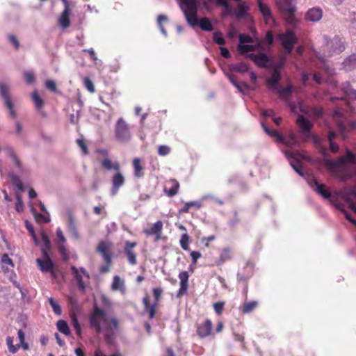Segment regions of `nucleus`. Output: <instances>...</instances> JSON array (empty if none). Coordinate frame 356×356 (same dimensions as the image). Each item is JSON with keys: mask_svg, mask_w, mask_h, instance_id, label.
Instances as JSON below:
<instances>
[{"mask_svg": "<svg viewBox=\"0 0 356 356\" xmlns=\"http://www.w3.org/2000/svg\"><path fill=\"white\" fill-rule=\"evenodd\" d=\"M327 168L341 181L356 177V156L348 148L346 154L337 160L325 159Z\"/></svg>", "mask_w": 356, "mask_h": 356, "instance_id": "1", "label": "nucleus"}, {"mask_svg": "<svg viewBox=\"0 0 356 356\" xmlns=\"http://www.w3.org/2000/svg\"><path fill=\"white\" fill-rule=\"evenodd\" d=\"M89 318L91 328L97 334L104 333L106 341L111 343L118 330V319L109 317L104 309L97 307Z\"/></svg>", "mask_w": 356, "mask_h": 356, "instance_id": "2", "label": "nucleus"}, {"mask_svg": "<svg viewBox=\"0 0 356 356\" xmlns=\"http://www.w3.org/2000/svg\"><path fill=\"white\" fill-rule=\"evenodd\" d=\"M285 156L289 161L291 166L293 168V170L301 177H304L307 181V184L310 186V187L317 192L319 195L323 197L325 199H329L331 197V194L328 190L325 188V186L322 184H319L315 177L309 173H305L302 168V165L300 161L297 159L298 154L295 152H291L288 150H282ZM298 156L303 158L302 155L298 154Z\"/></svg>", "mask_w": 356, "mask_h": 356, "instance_id": "3", "label": "nucleus"}, {"mask_svg": "<svg viewBox=\"0 0 356 356\" xmlns=\"http://www.w3.org/2000/svg\"><path fill=\"white\" fill-rule=\"evenodd\" d=\"M42 240L44 243L45 248L41 249L42 258H38L36 263L38 264L40 270L42 273H51L52 275H54L53 269L54 264L47 252V250L50 248V241L48 237L45 235L42 236Z\"/></svg>", "mask_w": 356, "mask_h": 356, "instance_id": "4", "label": "nucleus"}, {"mask_svg": "<svg viewBox=\"0 0 356 356\" xmlns=\"http://www.w3.org/2000/svg\"><path fill=\"white\" fill-rule=\"evenodd\" d=\"M114 136L115 140L121 143H127L131 139V126L122 118H119L115 123Z\"/></svg>", "mask_w": 356, "mask_h": 356, "instance_id": "5", "label": "nucleus"}, {"mask_svg": "<svg viewBox=\"0 0 356 356\" xmlns=\"http://www.w3.org/2000/svg\"><path fill=\"white\" fill-rule=\"evenodd\" d=\"M180 6L188 24L191 26L197 24V0H181Z\"/></svg>", "mask_w": 356, "mask_h": 356, "instance_id": "6", "label": "nucleus"}, {"mask_svg": "<svg viewBox=\"0 0 356 356\" xmlns=\"http://www.w3.org/2000/svg\"><path fill=\"white\" fill-rule=\"evenodd\" d=\"M261 126L265 133L274 138L277 143H282L289 148H293L298 145V142L293 134H290L289 136L285 138L277 131L270 129L264 122L261 123Z\"/></svg>", "mask_w": 356, "mask_h": 356, "instance_id": "7", "label": "nucleus"}, {"mask_svg": "<svg viewBox=\"0 0 356 356\" xmlns=\"http://www.w3.org/2000/svg\"><path fill=\"white\" fill-rule=\"evenodd\" d=\"M324 42H325L324 51H327L324 54L325 56H332L334 54H338L345 50V45L343 40L338 36H335L332 39H329L327 37H323Z\"/></svg>", "mask_w": 356, "mask_h": 356, "instance_id": "8", "label": "nucleus"}, {"mask_svg": "<svg viewBox=\"0 0 356 356\" xmlns=\"http://www.w3.org/2000/svg\"><path fill=\"white\" fill-rule=\"evenodd\" d=\"M341 197L349 204L350 208L356 214V191H340ZM346 218L356 226V220L353 218L346 211L342 210Z\"/></svg>", "mask_w": 356, "mask_h": 356, "instance_id": "9", "label": "nucleus"}, {"mask_svg": "<svg viewBox=\"0 0 356 356\" xmlns=\"http://www.w3.org/2000/svg\"><path fill=\"white\" fill-rule=\"evenodd\" d=\"M279 40L286 54H290L297 42V37L291 30H286L279 35Z\"/></svg>", "mask_w": 356, "mask_h": 356, "instance_id": "10", "label": "nucleus"}, {"mask_svg": "<svg viewBox=\"0 0 356 356\" xmlns=\"http://www.w3.org/2000/svg\"><path fill=\"white\" fill-rule=\"evenodd\" d=\"M239 44L238 46V51L242 53L251 52L257 49L260 48V42H257L255 45L252 44L253 40L252 37L245 34H241L238 37Z\"/></svg>", "mask_w": 356, "mask_h": 356, "instance_id": "11", "label": "nucleus"}, {"mask_svg": "<svg viewBox=\"0 0 356 356\" xmlns=\"http://www.w3.org/2000/svg\"><path fill=\"white\" fill-rule=\"evenodd\" d=\"M71 270L74 275V279L76 281L78 287L82 291H84L86 286L83 282V276H86L87 278H89V275L83 268H77L75 266H72Z\"/></svg>", "mask_w": 356, "mask_h": 356, "instance_id": "12", "label": "nucleus"}, {"mask_svg": "<svg viewBox=\"0 0 356 356\" xmlns=\"http://www.w3.org/2000/svg\"><path fill=\"white\" fill-rule=\"evenodd\" d=\"M125 179L122 173L119 170L116 171V173L112 178V188L111 189V195H115L120 188L124 184Z\"/></svg>", "mask_w": 356, "mask_h": 356, "instance_id": "13", "label": "nucleus"}, {"mask_svg": "<svg viewBox=\"0 0 356 356\" xmlns=\"http://www.w3.org/2000/svg\"><path fill=\"white\" fill-rule=\"evenodd\" d=\"M259 12L263 15L266 24H270L274 23V19L272 16L271 10L268 6L264 3L262 0H257Z\"/></svg>", "mask_w": 356, "mask_h": 356, "instance_id": "14", "label": "nucleus"}, {"mask_svg": "<svg viewBox=\"0 0 356 356\" xmlns=\"http://www.w3.org/2000/svg\"><path fill=\"white\" fill-rule=\"evenodd\" d=\"M259 12L263 15L266 24H270L274 23V19L272 16L271 10L268 6L264 3L262 0H257Z\"/></svg>", "mask_w": 356, "mask_h": 356, "instance_id": "15", "label": "nucleus"}, {"mask_svg": "<svg viewBox=\"0 0 356 356\" xmlns=\"http://www.w3.org/2000/svg\"><path fill=\"white\" fill-rule=\"evenodd\" d=\"M297 124L300 127L302 135L306 138H309L311 135L310 130L313 126L311 122L305 118L304 116L299 115L297 119Z\"/></svg>", "mask_w": 356, "mask_h": 356, "instance_id": "16", "label": "nucleus"}, {"mask_svg": "<svg viewBox=\"0 0 356 356\" xmlns=\"http://www.w3.org/2000/svg\"><path fill=\"white\" fill-rule=\"evenodd\" d=\"M281 79V74L278 69H275L270 79L267 81V86L272 92L277 90L280 87L279 82Z\"/></svg>", "mask_w": 356, "mask_h": 356, "instance_id": "17", "label": "nucleus"}, {"mask_svg": "<svg viewBox=\"0 0 356 356\" xmlns=\"http://www.w3.org/2000/svg\"><path fill=\"white\" fill-rule=\"evenodd\" d=\"M63 1L65 3V9L58 19V23L63 29H66L70 25V7L66 0H63Z\"/></svg>", "mask_w": 356, "mask_h": 356, "instance_id": "18", "label": "nucleus"}, {"mask_svg": "<svg viewBox=\"0 0 356 356\" xmlns=\"http://www.w3.org/2000/svg\"><path fill=\"white\" fill-rule=\"evenodd\" d=\"M323 17V10L319 7H314L308 10L306 13L305 18L307 21L316 22Z\"/></svg>", "mask_w": 356, "mask_h": 356, "instance_id": "19", "label": "nucleus"}, {"mask_svg": "<svg viewBox=\"0 0 356 356\" xmlns=\"http://www.w3.org/2000/svg\"><path fill=\"white\" fill-rule=\"evenodd\" d=\"M163 225L162 221L158 220L152 227L145 229L144 233L149 236L154 235L156 240H159L161 238Z\"/></svg>", "mask_w": 356, "mask_h": 356, "instance_id": "20", "label": "nucleus"}, {"mask_svg": "<svg viewBox=\"0 0 356 356\" xmlns=\"http://www.w3.org/2000/svg\"><path fill=\"white\" fill-rule=\"evenodd\" d=\"M248 57L258 66L259 67H265L269 62V59L268 56L264 54L260 53L259 54H250Z\"/></svg>", "mask_w": 356, "mask_h": 356, "instance_id": "21", "label": "nucleus"}, {"mask_svg": "<svg viewBox=\"0 0 356 356\" xmlns=\"http://www.w3.org/2000/svg\"><path fill=\"white\" fill-rule=\"evenodd\" d=\"M212 323L209 319L206 320L203 323L197 326V332L198 335L203 338L208 337L211 331Z\"/></svg>", "mask_w": 356, "mask_h": 356, "instance_id": "22", "label": "nucleus"}, {"mask_svg": "<svg viewBox=\"0 0 356 356\" xmlns=\"http://www.w3.org/2000/svg\"><path fill=\"white\" fill-rule=\"evenodd\" d=\"M111 289L113 291H118L122 294H125L126 293V286L125 282L123 279H122L118 275H115L113 278V282L111 284Z\"/></svg>", "mask_w": 356, "mask_h": 356, "instance_id": "23", "label": "nucleus"}, {"mask_svg": "<svg viewBox=\"0 0 356 356\" xmlns=\"http://www.w3.org/2000/svg\"><path fill=\"white\" fill-rule=\"evenodd\" d=\"M188 277L189 275L187 271H182L179 274L180 288L177 294L178 296L186 293L188 286Z\"/></svg>", "mask_w": 356, "mask_h": 356, "instance_id": "24", "label": "nucleus"}, {"mask_svg": "<svg viewBox=\"0 0 356 356\" xmlns=\"http://www.w3.org/2000/svg\"><path fill=\"white\" fill-rule=\"evenodd\" d=\"M56 235L58 238V248L60 252L63 255H66L67 249L65 245V238L63 234V232L60 227H58L56 230Z\"/></svg>", "mask_w": 356, "mask_h": 356, "instance_id": "25", "label": "nucleus"}, {"mask_svg": "<svg viewBox=\"0 0 356 356\" xmlns=\"http://www.w3.org/2000/svg\"><path fill=\"white\" fill-rule=\"evenodd\" d=\"M293 1V0H277V3L283 11L291 14L295 11V8L292 5Z\"/></svg>", "mask_w": 356, "mask_h": 356, "instance_id": "26", "label": "nucleus"}, {"mask_svg": "<svg viewBox=\"0 0 356 356\" xmlns=\"http://www.w3.org/2000/svg\"><path fill=\"white\" fill-rule=\"evenodd\" d=\"M343 66L346 71H350L356 68V54L350 55L343 62Z\"/></svg>", "mask_w": 356, "mask_h": 356, "instance_id": "27", "label": "nucleus"}, {"mask_svg": "<svg viewBox=\"0 0 356 356\" xmlns=\"http://www.w3.org/2000/svg\"><path fill=\"white\" fill-rule=\"evenodd\" d=\"M354 128V124H351L350 127H347L343 122H339L337 125V130L339 134L343 139L348 137V131Z\"/></svg>", "mask_w": 356, "mask_h": 356, "instance_id": "28", "label": "nucleus"}, {"mask_svg": "<svg viewBox=\"0 0 356 356\" xmlns=\"http://www.w3.org/2000/svg\"><path fill=\"white\" fill-rule=\"evenodd\" d=\"M232 258V254L229 248H224L222 250L220 258L216 261L217 266L223 264L225 261L230 260Z\"/></svg>", "mask_w": 356, "mask_h": 356, "instance_id": "29", "label": "nucleus"}, {"mask_svg": "<svg viewBox=\"0 0 356 356\" xmlns=\"http://www.w3.org/2000/svg\"><path fill=\"white\" fill-rule=\"evenodd\" d=\"M102 166L106 170H113L115 171H119L120 169V164L118 162L112 163L108 157L102 160Z\"/></svg>", "mask_w": 356, "mask_h": 356, "instance_id": "30", "label": "nucleus"}, {"mask_svg": "<svg viewBox=\"0 0 356 356\" xmlns=\"http://www.w3.org/2000/svg\"><path fill=\"white\" fill-rule=\"evenodd\" d=\"M133 168L136 177L140 178L143 176V167L141 165V161L139 158H135L133 160Z\"/></svg>", "mask_w": 356, "mask_h": 356, "instance_id": "31", "label": "nucleus"}, {"mask_svg": "<svg viewBox=\"0 0 356 356\" xmlns=\"http://www.w3.org/2000/svg\"><path fill=\"white\" fill-rule=\"evenodd\" d=\"M3 151L6 153V154L12 159L13 163L18 168H21V167H22L21 163H20L19 159L17 158V155L15 154L13 149L10 147H6L4 148Z\"/></svg>", "mask_w": 356, "mask_h": 356, "instance_id": "32", "label": "nucleus"}, {"mask_svg": "<svg viewBox=\"0 0 356 356\" xmlns=\"http://www.w3.org/2000/svg\"><path fill=\"white\" fill-rule=\"evenodd\" d=\"M337 134L334 131H329L327 135V140L330 145V149L333 153H337L339 151V145L334 142Z\"/></svg>", "mask_w": 356, "mask_h": 356, "instance_id": "33", "label": "nucleus"}, {"mask_svg": "<svg viewBox=\"0 0 356 356\" xmlns=\"http://www.w3.org/2000/svg\"><path fill=\"white\" fill-rule=\"evenodd\" d=\"M31 98L37 111H40L44 105V102L39 96L38 91L34 90L31 94Z\"/></svg>", "mask_w": 356, "mask_h": 356, "instance_id": "34", "label": "nucleus"}, {"mask_svg": "<svg viewBox=\"0 0 356 356\" xmlns=\"http://www.w3.org/2000/svg\"><path fill=\"white\" fill-rule=\"evenodd\" d=\"M197 25H199L200 27L204 31H211L213 29L210 20L207 17L202 18L200 21L197 20V24L192 26L194 27Z\"/></svg>", "mask_w": 356, "mask_h": 356, "instance_id": "35", "label": "nucleus"}, {"mask_svg": "<svg viewBox=\"0 0 356 356\" xmlns=\"http://www.w3.org/2000/svg\"><path fill=\"white\" fill-rule=\"evenodd\" d=\"M0 93L4 99V102L10 105V102H12L9 96V88L3 82H0Z\"/></svg>", "mask_w": 356, "mask_h": 356, "instance_id": "36", "label": "nucleus"}, {"mask_svg": "<svg viewBox=\"0 0 356 356\" xmlns=\"http://www.w3.org/2000/svg\"><path fill=\"white\" fill-rule=\"evenodd\" d=\"M291 92L292 87L291 86H288L285 88L280 86L274 92L277 93L280 98L285 99L291 95Z\"/></svg>", "mask_w": 356, "mask_h": 356, "instance_id": "37", "label": "nucleus"}, {"mask_svg": "<svg viewBox=\"0 0 356 356\" xmlns=\"http://www.w3.org/2000/svg\"><path fill=\"white\" fill-rule=\"evenodd\" d=\"M1 263H2V270H3L4 273H7L9 271V268L6 266H10L11 268H13L14 267V264H13V262L12 261V259L9 257L8 254H3L1 257Z\"/></svg>", "mask_w": 356, "mask_h": 356, "instance_id": "38", "label": "nucleus"}, {"mask_svg": "<svg viewBox=\"0 0 356 356\" xmlns=\"http://www.w3.org/2000/svg\"><path fill=\"white\" fill-rule=\"evenodd\" d=\"M249 70V67L248 64L245 63H239L236 64L232 65L230 66V70L233 72H237L240 73H245L248 72Z\"/></svg>", "mask_w": 356, "mask_h": 356, "instance_id": "39", "label": "nucleus"}, {"mask_svg": "<svg viewBox=\"0 0 356 356\" xmlns=\"http://www.w3.org/2000/svg\"><path fill=\"white\" fill-rule=\"evenodd\" d=\"M143 302L145 306V309L146 312L149 313V316L150 318H153L155 314V307L156 305H149L148 302V298L147 297H144L143 298Z\"/></svg>", "mask_w": 356, "mask_h": 356, "instance_id": "40", "label": "nucleus"}, {"mask_svg": "<svg viewBox=\"0 0 356 356\" xmlns=\"http://www.w3.org/2000/svg\"><path fill=\"white\" fill-rule=\"evenodd\" d=\"M57 328L61 333L64 334L66 336L70 335V330L67 323V322L64 320H59L57 322Z\"/></svg>", "mask_w": 356, "mask_h": 356, "instance_id": "41", "label": "nucleus"}, {"mask_svg": "<svg viewBox=\"0 0 356 356\" xmlns=\"http://www.w3.org/2000/svg\"><path fill=\"white\" fill-rule=\"evenodd\" d=\"M9 177L10 178L13 186L15 188H17L19 191H23L24 187L20 179L17 175H14L13 172H10L9 174Z\"/></svg>", "mask_w": 356, "mask_h": 356, "instance_id": "42", "label": "nucleus"}, {"mask_svg": "<svg viewBox=\"0 0 356 356\" xmlns=\"http://www.w3.org/2000/svg\"><path fill=\"white\" fill-rule=\"evenodd\" d=\"M13 341H14V337H6V345L8 346V349L9 352L13 354H15L19 349L20 345H18V344L14 345Z\"/></svg>", "mask_w": 356, "mask_h": 356, "instance_id": "43", "label": "nucleus"}, {"mask_svg": "<svg viewBox=\"0 0 356 356\" xmlns=\"http://www.w3.org/2000/svg\"><path fill=\"white\" fill-rule=\"evenodd\" d=\"M258 305V302L255 300L245 302L242 307V312L248 314L253 311Z\"/></svg>", "mask_w": 356, "mask_h": 356, "instance_id": "44", "label": "nucleus"}, {"mask_svg": "<svg viewBox=\"0 0 356 356\" xmlns=\"http://www.w3.org/2000/svg\"><path fill=\"white\" fill-rule=\"evenodd\" d=\"M248 9L249 7L245 3L239 4L236 10V17L238 18H242L245 17L247 14Z\"/></svg>", "mask_w": 356, "mask_h": 356, "instance_id": "45", "label": "nucleus"}, {"mask_svg": "<svg viewBox=\"0 0 356 356\" xmlns=\"http://www.w3.org/2000/svg\"><path fill=\"white\" fill-rule=\"evenodd\" d=\"M245 269L248 270L247 275H241L240 273H238V280L245 282L252 275L253 265L250 262H248L245 266Z\"/></svg>", "mask_w": 356, "mask_h": 356, "instance_id": "46", "label": "nucleus"}, {"mask_svg": "<svg viewBox=\"0 0 356 356\" xmlns=\"http://www.w3.org/2000/svg\"><path fill=\"white\" fill-rule=\"evenodd\" d=\"M168 20V19L167 16L164 15H159L157 17L158 26H159L160 31H161L162 34L165 37H167V31L163 26V22H167Z\"/></svg>", "mask_w": 356, "mask_h": 356, "instance_id": "47", "label": "nucleus"}, {"mask_svg": "<svg viewBox=\"0 0 356 356\" xmlns=\"http://www.w3.org/2000/svg\"><path fill=\"white\" fill-rule=\"evenodd\" d=\"M31 211H32L33 214L34 215L35 218L37 222H49L50 221V218L49 216H46L41 213H37L35 212V210L33 208L31 209Z\"/></svg>", "mask_w": 356, "mask_h": 356, "instance_id": "48", "label": "nucleus"}, {"mask_svg": "<svg viewBox=\"0 0 356 356\" xmlns=\"http://www.w3.org/2000/svg\"><path fill=\"white\" fill-rule=\"evenodd\" d=\"M341 88L343 93L349 98L352 96V91L356 90L351 88V86L348 82L343 83L341 84Z\"/></svg>", "mask_w": 356, "mask_h": 356, "instance_id": "49", "label": "nucleus"}, {"mask_svg": "<svg viewBox=\"0 0 356 356\" xmlns=\"http://www.w3.org/2000/svg\"><path fill=\"white\" fill-rule=\"evenodd\" d=\"M49 302L52 307L54 312L57 315L60 316L62 313L60 306L54 300L53 298H49Z\"/></svg>", "mask_w": 356, "mask_h": 356, "instance_id": "50", "label": "nucleus"}, {"mask_svg": "<svg viewBox=\"0 0 356 356\" xmlns=\"http://www.w3.org/2000/svg\"><path fill=\"white\" fill-rule=\"evenodd\" d=\"M71 320H72V323L76 330V334L79 337H81V326L79 323V321H78V319H77V317L76 316V315H74V314L72 315Z\"/></svg>", "mask_w": 356, "mask_h": 356, "instance_id": "51", "label": "nucleus"}, {"mask_svg": "<svg viewBox=\"0 0 356 356\" xmlns=\"http://www.w3.org/2000/svg\"><path fill=\"white\" fill-rule=\"evenodd\" d=\"M171 152V149L169 146L165 145H159L158 147V154L159 156H165L168 155Z\"/></svg>", "mask_w": 356, "mask_h": 356, "instance_id": "52", "label": "nucleus"}, {"mask_svg": "<svg viewBox=\"0 0 356 356\" xmlns=\"http://www.w3.org/2000/svg\"><path fill=\"white\" fill-rule=\"evenodd\" d=\"M180 245L184 250H188L189 236L187 234L181 235L180 238Z\"/></svg>", "mask_w": 356, "mask_h": 356, "instance_id": "53", "label": "nucleus"}, {"mask_svg": "<svg viewBox=\"0 0 356 356\" xmlns=\"http://www.w3.org/2000/svg\"><path fill=\"white\" fill-rule=\"evenodd\" d=\"M83 84L86 88L91 93L95 92V86L92 83V81L88 78L85 77L83 78Z\"/></svg>", "mask_w": 356, "mask_h": 356, "instance_id": "54", "label": "nucleus"}, {"mask_svg": "<svg viewBox=\"0 0 356 356\" xmlns=\"http://www.w3.org/2000/svg\"><path fill=\"white\" fill-rule=\"evenodd\" d=\"M128 261L131 265H135L137 263L136 255L133 250L125 251Z\"/></svg>", "mask_w": 356, "mask_h": 356, "instance_id": "55", "label": "nucleus"}, {"mask_svg": "<svg viewBox=\"0 0 356 356\" xmlns=\"http://www.w3.org/2000/svg\"><path fill=\"white\" fill-rule=\"evenodd\" d=\"M213 40L218 44L223 45L225 43V40L220 32H215L213 35Z\"/></svg>", "mask_w": 356, "mask_h": 356, "instance_id": "56", "label": "nucleus"}, {"mask_svg": "<svg viewBox=\"0 0 356 356\" xmlns=\"http://www.w3.org/2000/svg\"><path fill=\"white\" fill-rule=\"evenodd\" d=\"M24 77L25 79V81L28 84H31L34 82L35 81V76L33 72L31 71H26L24 73Z\"/></svg>", "mask_w": 356, "mask_h": 356, "instance_id": "57", "label": "nucleus"}, {"mask_svg": "<svg viewBox=\"0 0 356 356\" xmlns=\"http://www.w3.org/2000/svg\"><path fill=\"white\" fill-rule=\"evenodd\" d=\"M78 146L81 149L83 154L86 155L88 154V149L87 145L84 143L82 138H78L76 140Z\"/></svg>", "mask_w": 356, "mask_h": 356, "instance_id": "58", "label": "nucleus"}, {"mask_svg": "<svg viewBox=\"0 0 356 356\" xmlns=\"http://www.w3.org/2000/svg\"><path fill=\"white\" fill-rule=\"evenodd\" d=\"M69 230L76 238L79 237L76 226L74 222L72 221V218H70Z\"/></svg>", "mask_w": 356, "mask_h": 356, "instance_id": "59", "label": "nucleus"}, {"mask_svg": "<svg viewBox=\"0 0 356 356\" xmlns=\"http://www.w3.org/2000/svg\"><path fill=\"white\" fill-rule=\"evenodd\" d=\"M179 186V183L177 181H174L173 186L171 187V188H170L168 191L169 196L172 197L175 195L178 192Z\"/></svg>", "mask_w": 356, "mask_h": 356, "instance_id": "60", "label": "nucleus"}, {"mask_svg": "<svg viewBox=\"0 0 356 356\" xmlns=\"http://www.w3.org/2000/svg\"><path fill=\"white\" fill-rule=\"evenodd\" d=\"M83 51L84 52H88L90 56V58L92 60H94L96 64H97V61H98V58L95 54V52L94 51V49L92 48H90V49H84L83 50ZM99 63H102V61L101 60H99Z\"/></svg>", "mask_w": 356, "mask_h": 356, "instance_id": "61", "label": "nucleus"}, {"mask_svg": "<svg viewBox=\"0 0 356 356\" xmlns=\"http://www.w3.org/2000/svg\"><path fill=\"white\" fill-rule=\"evenodd\" d=\"M224 308V302H218L213 304V309L218 315L221 314Z\"/></svg>", "mask_w": 356, "mask_h": 356, "instance_id": "62", "label": "nucleus"}, {"mask_svg": "<svg viewBox=\"0 0 356 356\" xmlns=\"http://www.w3.org/2000/svg\"><path fill=\"white\" fill-rule=\"evenodd\" d=\"M45 86L47 88L50 90L52 92H56V85L55 81L52 80H47L45 82Z\"/></svg>", "mask_w": 356, "mask_h": 356, "instance_id": "63", "label": "nucleus"}, {"mask_svg": "<svg viewBox=\"0 0 356 356\" xmlns=\"http://www.w3.org/2000/svg\"><path fill=\"white\" fill-rule=\"evenodd\" d=\"M217 5L223 6L226 9V12L229 13V4L227 0H216Z\"/></svg>", "mask_w": 356, "mask_h": 356, "instance_id": "64", "label": "nucleus"}]
</instances>
